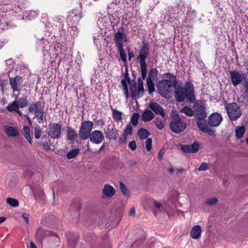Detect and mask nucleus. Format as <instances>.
<instances>
[{"instance_id": "nucleus-24", "label": "nucleus", "mask_w": 248, "mask_h": 248, "mask_svg": "<svg viewBox=\"0 0 248 248\" xmlns=\"http://www.w3.org/2000/svg\"><path fill=\"white\" fill-rule=\"evenodd\" d=\"M175 97L178 102H182L186 98L183 88H179L176 90L175 93Z\"/></svg>"}, {"instance_id": "nucleus-26", "label": "nucleus", "mask_w": 248, "mask_h": 248, "mask_svg": "<svg viewBox=\"0 0 248 248\" xmlns=\"http://www.w3.org/2000/svg\"><path fill=\"white\" fill-rule=\"evenodd\" d=\"M246 129L244 126H237L235 128V136L237 139H241L245 133Z\"/></svg>"}, {"instance_id": "nucleus-62", "label": "nucleus", "mask_w": 248, "mask_h": 248, "mask_svg": "<svg viewBox=\"0 0 248 248\" xmlns=\"http://www.w3.org/2000/svg\"><path fill=\"white\" fill-rule=\"evenodd\" d=\"M128 59L129 61L131 60V59L134 57V53L132 51H130V50H128Z\"/></svg>"}, {"instance_id": "nucleus-14", "label": "nucleus", "mask_w": 248, "mask_h": 248, "mask_svg": "<svg viewBox=\"0 0 248 248\" xmlns=\"http://www.w3.org/2000/svg\"><path fill=\"white\" fill-rule=\"evenodd\" d=\"M149 108L155 114L160 115L162 117L165 116V113L161 106L155 102L151 103L149 105Z\"/></svg>"}, {"instance_id": "nucleus-23", "label": "nucleus", "mask_w": 248, "mask_h": 248, "mask_svg": "<svg viewBox=\"0 0 248 248\" xmlns=\"http://www.w3.org/2000/svg\"><path fill=\"white\" fill-rule=\"evenodd\" d=\"M49 234H50V232L45 231L42 228H39L36 232V238L38 241H41L46 236Z\"/></svg>"}, {"instance_id": "nucleus-12", "label": "nucleus", "mask_w": 248, "mask_h": 248, "mask_svg": "<svg viewBox=\"0 0 248 248\" xmlns=\"http://www.w3.org/2000/svg\"><path fill=\"white\" fill-rule=\"evenodd\" d=\"M230 74L232 84L234 86H236L243 81V77L239 71H232L230 72Z\"/></svg>"}, {"instance_id": "nucleus-63", "label": "nucleus", "mask_w": 248, "mask_h": 248, "mask_svg": "<svg viewBox=\"0 0 248 248\" xmlns=\"http://www.w3.org/2000/svg\"><path fill=\"white\" fill-rule=\"evenodd\" d=\"M129 214L130 215H134L135 214V209L134 208H131L129 211Z\"/></svg>"}, {"instance_id": "nucleus-30", "label": "nucleus", "mask_w": 248, "mask_h": 248, "mask_svg": "<svg viewBox=\"0 0 248 248\" xmlns=\"http://www.w3.org/2000/svg\"><path fill=\"white\" fill-rule=\"evenodd\" d=\"M34 117L37 118L38 122L39 124L43 123L44 121L46 120V116L45 113L44 111V109L41 111L40 112L36 113Z\"/></svg>"}, {"instance_id": "nucleus-1", "label": "nucleus", "mask_w": 248, "mask_h": 248, "mask_svg": "<svg viewBox=\"0 0 248 248\" xmlns=\"http://www.w3.org/2000/svg\"><path fill=\"white\" fill-rule=\"evenodd\" d=\"M172 82L168 79L162 80L158 82L157 88L160 95L165 98L170 97L172 93Z\"/></svg>"}, {"instance_id": "nucleus-64", "label": "nucleus", "mask_w": 248, "mask_h": 248, "mask_svg": "<svg viewBox=\"0 0 248 248\" xmlns=\"http://www.w3.org/2000/svg\"><path fill=\"white\" fill-rule=\"evenodd\" d=\"M163 152H162V151H160L159 153H158V158L159 159H162V157H163Z\"/></svg>"}, {"instance_id": "nucleus-45", "label": "nucleus", "mask_w": 248, "mask_h": 248, "mask_svg": "<svg viewBox=\"0 0 248 248\" xmlns=\"http://www.w3.org/2000/svg\"><path fill=\"white\" fill-rule=\"evenodd\" d=\"M141 75L143 79H145L147 74L146 63L140 64Z\"/></svg>"}, {"instance_id": "nucleus-35", "label": "nucleus", "mask_w": 248, "mask_h": 248, "mask_svg": "<svg viewBox=\"0 0 248 248\" xmlns=\"http://www.w3.org/2000/svg\"><path fill=\"white\" fill-rule=\"evenodd\" d=\"M139 117L140 115L137 113H134L131 117V123L134 126L137 125Z\"/></svg>"}, {"instance_id": "nucleus-13", "label": "nucleus", "mask_w": 248, "mask_h": 248, "mask_svg": "<svg viewBox=\"0 0 248 248\" xmlns=\"http://www.w3.org/2000/svg\"><path fill=\"white\" fill-rule=\"evenodd\" d=\"M114 188L109 184H105L102 189V198L104 199L106 198H111L115 194Z\"/></svg>"}, {"instance_id": "nucleus-39", "label": "nucleus", "mask_w": 248, "mask_h": 248, "mask_svg": "<svg viewBox=\"0 0 248 248\" xmlns=\"http://www.w3.org/2000/svg\"><path fill=\"white\" fill-rule=\"evenodd\" d=\"M122 86L124 91V93L125 96V98L127 99L128 98V90L127 85V81L126 79H122L121 81Z\"/></svg>"}, {"instance_id": "nucleus-29", "label": "nucleus", "mask_w": 248, "mask_h": 248, "mask_svg": "<svg viewBox=\"0 0 248 248\" xmlns=\"http://www.w3.org/2000/svg\"><path fill=\"white\" fill-rule=\"evenodd\" d=\"M15 101L17 104L18 108H25L28 106V101L27 97H21Z\"/></svg>"}, {"instance_id": "nucleus-4", "label": "nucleus", "mask_w": 248, "mask_h": 248, "mask_svg": "<svg viewBox=\"0 0 248 248\" xmlns=\"http://www.w3.org/2000/svg\"><path fill=\"white\" fill-rule=\"evenodd\" d=\"M226 109L229 118L232 121L236 120L241 116L240 108L235 103L227 104Z\"/></svg>"}, {"instance_id": "nucleus-3", "label": "nucleus", "mask_w": 248, "mask_h": 248, "mask_svg": "<svg viewBox=\"0 0 248 248\" xmlns=\"http://www.w3.org/2000/svg\"><path fill=\"white\" fill-rule=\"evenodd\" d=\"M93 123L89 121H84L81 123L79 130V136L81 140L88 139L91 134Z\"/></svg>"}, {"instance_id": "nucleus-46", "label": "nucleus", "mask_w": 248, "mask_h": 248, "mask_svg": "<svg viewBox=\"0 0 248 248\" xmlns=\"http://www.w3.org/2000/svg\"><path fill=\"white\" fill-rule=\"evenodd\" d=\"M46 42H47V44L45 45V46L43 47V52L44 54V56L45 57H46V58H48L49 56V49L50 48L49 45L48 43V42L46 41Z\"/></svg>"}, {"instance_id": "nucleus-25", "label": "nucleus", "mask_w": 248, "mask_h": 248, "mask_svg": "<svg viewBox=\"0 0 248 248\" xmlns=\"http://www.w3.org/2000/svg\"><path fill=\"white\" fill-rule=\"evenodd\" d=\"M67 133L68 140L72 142L75 141L78 136L76 131L72 127H68Z\"/></svg>"}, {"instance_id": "nucleus-60", "label": "nucleus", "mask_w": 248, "mask_h": 248, "mask_svg": "<svg viewBox=\"0 0 248 248\" xmlns=\"http://www.w3.org/2000/svg\"><path fill=\"white\" fill-rule=\"evenodd\" d=\"M29 216L27 214H23L22 215V217L27 224H29Z\"/></svg>"}, {"instance_id": "nucleus-2", "label": "nucleus", "mask_w": 248, "mask_h": 248, "mask_svg": "<svg viewBox=\"0 0 248 248\" xmlns=\"http://www.w3.org/2000/svg\"><path fill=\"white\" fill-rule=\"evenodd\" d=\"M170 126L172 132L179 133L186 129V124L178 115H176L172 117Z\"/></svg>"}, {"instance_id": "nucleus-38", "label": "nucleus", "mask_w": 248, "mask_h": 248, "mask_svg": "<svg viewBox=\"0 0 248 248\" xmlns=\"http://www.w3.org/2000/svg\"><path fill=\"white\" fill-rule=\"evenodd\" d=\"M154 123L155 124L156 127L159 129L162 130L164 127V123L160 118H156L154 121Z\"/></svg>"}, {"instance_id": "nucleus-15", "label": "nucleus", "mask_w": 248, "mask_h": 248, "mask_svg": "<svg viewBox=\"0 0 248 248\" xmlns=\"http://www.w3.org/2000/svg\"><path fill=\"white\" fill-rule=\"evenodd\" d=\"M114 39L115 42L118 44V46L123 45L124 42L127 41L126 36L122 29L118 30L114 34Z\"/></svg>"}, {"instance_id": "nucleus-58", "label": "nucleus", "mask_w": 248, "mask_h": 248, "mask_svg": "<svg viewBox=\"0 0 248 248\" xmlns=\"http://www.w3.org/2000/svg\"><path fill=\"white\" fill-rule=\"evenodd\" d=\"M127 137V135L123 133L122 136L120 138V141L121 143H125L126 142Z\"/></svg>"}, {"instance_id": "nucleus-61", "label": "nucleus", "mask_w": 248, "mask_h": 248, "mask_svg": "<svg viewBox=\"0 0 248 248\" xmlns=\"http://www.w3.org/2000/svg\"><path fill=\"white\" fill-rule=\"evenodd\" d=\"M154 205L156 208L160 210H161V208L162 206L160 203L156 201H155L154 202Z\"/></svg>"}, {"instance_id": "nucleus-10", "label": "nucleus", "mask_w": 248, "mask_h": 248, "mask_svg": "<svg viewBox=\"0 0 248 248\" xmlns=\"http://www.w3.org/2000/svg\"><path fill=\"white\" fill-rule=\"evenodd\" d=\"M149 52V48L147 44H143L139 52L138 60L140 64L146 63L145 60L147 58Z\"/></svg>"}, {"instance_id": "nucleus-57", "label": "nucleus", "mask_w": 248, "mask_h": 248, "mask_svg": "<svg viewBox=\"0 0 248 248\" xmlns=\"http://www.w3.org/2000/svg\"><path fill=\"white\" fill-rule=\"evenodd\" d=\"M144 88H138V91L137 92V94L139 98L143 96L144 93Z\"/></svg>"}, {"instance_id": "nucleus-28", "label": "nucleus", "mask_w": 248, "mask_h": 248, "mask_svg": "<svg viewBox=\"0 0 248 248\" xmlns=\"http://www.w3.org/2000/svg\"><path fill=\"white\" fill-rule=\"evenodd\" d=\"M138 135L140 140H145L150 135V133L146 129L141 128L138 130Z\"/></svg>"}, {"instance_id": "nucleus-48", "label": "nucleus", "mask_w": 248, "mask_h": 248, "mask_svg": "<svg viewBox=\"0 0 248 248\" xmlns=\"http://www.w3.org/2000/svg\"><path fill=\"white\" fill-rule=\"evenodd\" d=\"M152 140L151 138H148L145 142L146 149L148 151H150L152 149Z\"/></svg>"}, {"instance_id": "nucleus-47", "label": "nucleus", "mask_w": 248, "mask_h": 248, "mask_svg": "<svg viewBox=\"0 0 248 248\" xmlns=\"http://www.w3.org/2000/svg\"><path fill=\"white\" fill-rule=\"evenodd\" d=\"M133 128L131 125H127L125 130H124V134H125L126 135H131L132 133Z\"/></svg>"}, {"instance_id": "nucleus-51", "label": "nucleus", "mask_w": 248, "mask_h": 248, "mask_svg": "<svg viewBox=\"0 0 248 248\" xmlns=\"http://www.w3.org/2000/svg\"><path fill=\"white\" fill-rule=\"evenodd\" d=\"M102 36L101 35L97 34L96 35H94L93 37L94 43L96 45V46H98V45H100V40L101 39H102Z\"/></svg>"}, {"instance_id": "nucleus-59", "label": "nucleus", "mask_w": 248, "mask_h": 248, "mask_svg": "<svg viewBox=\"0 0 248 248\" xmlns=\"http://www.w3.org/2000/svg\"><path fill=\"white\" fill-rule=\"evenodd\" d=\"M138 88H143V84L142 80L141 78H138Z\"/></svg>"}, {"instance_id": "nucleus-43", "label": "nucleus", "mask_w": 248, "mask_h": 248, "mask_svg": "<svg viewBox=\"0 0 248 248\" xmlns=\"http://www.w3.org/2000/svg\"><path fill=\"white\" fill-rule=\"evenodd\" d=\"M7 203L13 207H17L18 206V202L17 200L13 198H8Z\"/></svg>"}, {"instance_id": "nucleus-17", "label": "nucleus", "mask_w": 248, "mask_h": 248, "mask_svg": "<svg viewBox=\"0 0 248 248\" xmlns=\"http://www.w3.org/2000/svg\"><path fill=\"white\" fill-rule=\"evenodd\" d=\"M106 137L109 139L116 140L118 137V130L113 125H108Z\"/></svg>"}, {"instance_id": "nucleus-40", "label": "nucleus", "mask_w": 248, "mask_h": 248, "mask_svg": "<svg viewBox=\"0 0 248 248\" xmlns=\"http://www.w3.org/2000/svg\"><path fill=\"white\" fill-rule=\"evenodd\" d=\"M17 108H19L16 101H14L12 103H10L7 107V109L10 112L16 111Z\"/></svg>"}, {"instance_id": "nucleus-34", "label": "nucleus", "mask_w": 248, "mask_h": 248, "mask_svg": "<svg viewBox=\"0 0 248 248\" xmlns=\"http://www.w3.org/2000/svg\"><path fill=\"white\" fill-rule=\"evenodd\" d=\"M112 112L113 117L114 120L119 121L122 120V112L121 111L114 109L112 110Z\"/></svg>"}, {"instance_id": "nucleus-32", "label": "nucleus", "mask_w": 248, "mask_h": 248, "mask_svg": "<svg viewBox=\"0 0 248 248\" xmlns=\"http://www.w3.org/2000/svg\"><path fill=\"white\" fill-rule=\"evenodd\" d=\"M38 12L35 11H26L24 14V16L27 17L29 19H32L38 16Z\"/></svg>"}, {"instance_id": "nucleus-21", "label": "nucleus", "mask_w": 248, "mask_h": 248, "mask_svg": "<svg viewBox=\"0 0 248 248\" xmlns=\"http://www.w3.org/2000/svg\"><path fill=\"white\" fill-rule=\"evenodd\" d=\"M154 116V112L150 109H146L141 115V120L145 122H149Z\"/></svg>"}, {"instance_id": "nucleus-27", "label": "nucleus", "mask_w": 248, "mask_h": 248, "mask_svg": "<svg viewBox=\"0 0 248 248\" xmlns=\"http://www.w3.org/2000/svg\"><path fill=\"white\" fill-rule=\"evenodd\" d=\"M22 134L27 140L30 144L31 143V138L30 135V128L28 126H24L22 129Z\"/></svg>"}, {"instance_id": "nucleus-16", "label": "nucleus", "mask_w": 248, "mask_h": 248, "mask_svg": "<svg viewBox=\"0 0 248 248\" xmlns=\"http://www.w3.org/2000/svg\"><path fill=\"white\" fill-rule=\"evenodd\" d=\"M181 148L184 152L195 153L199 150V144L195 141L192 144L182 145Z\"/></svg>"}, {"instance_id": "nucleus-20", "label": "nucleus", "mask_w": 248, "mask_h": 248, "mask_svg": "<svg viewBox=\"0 0 248 248\" xmlns=\"http://www.w3.org/2000/svg\"><path fill=\"white\" fill-rule=\"evenodd\" d=\"M21 78L19 76H16L15 78H10V84L14 92L19 90L18 85L20 84Z\"/></svg>"}, {"instance_id": "nucleus-50", "label": "nucleus", "mask_w": 248, "mask_h": 248, "mask_svg": "<svg viewBox=\"0 0 248 248\" xmlns=\"http://www.w3.org/2000/svg\"><path fill=\"white\" fill-rule=\"evenodd\" d=\"M130 91L132 93L133 96H135L137 94V85L136 84L131 85L130 87Z\"/></svg>"}, {"instance_id": "nucleus-8", "label": "nucleus", "mask_w": 248, "mask_h": 248, "mask_svg": "<svg viewBox=\"0 0 248 248\" xmlns=\"http://www.w3.org/2000/svg\"><path fill=\"white\" fill-rule=\"evenodd\" d=\"M184 92L187 101L193 103L195 100L193 85L190 82H186L185 84Z\"/></svg>"}, {"instance_id": "nucleus-5", "label": "nucleus", "mask_w": 248, "mask_h": 248, "mask_svg": "<svg viewBox=\"0 0 248 248\" xmlns=\"http://www.w3.org/2000/svg\"><path fill=\"white\" fill-rule=\"evenodd\" d=\"M193 110L198 118H205L206 117L205 104L202 100H199L194 103Z\"/></svg>"}, {"instance_id": "nucleus-11", "label": "nucleus", "mask_w": 248, "mask_h": 248, "mask_svg": "<svg viewBox=\"0 0 248 248\" xmlns=\"http://www.w3.org/2000/svg\"><path fill=\"white\" fill-rule=\"evenodd\" d=\"M89 138L92 143L98 144L103 141L104 136L100 131L94 130L92 132Z\"/></svg>"}, {"instance_id": "nucleus-19", "label": "nucleus", "mask_w": 248, "mask_h": 248, "mask_svg": "<svg viewBox=\"0 0 248 248\" xmlns=\"http://www.w3.org/2000/svg\"><path fill=\"white\" fill-rule=\"evenodd\" d=\"M28 109L29 113L35 115L44 109L39 102H35L31 104Z\"/></svg>"}, {"instance_id": "nucleus-55", "label": "nucleus", "mask_w": 248, "mask_h": 248, "mask_svg": "<svg viewBox=\"0 0 248 248\" xmlns=\"http://www.w3.org/2000/svg\"><path fill=\"white\" fill-rule=\"evenodd\" d=\"M128 147L132 151H134L137 147L136 142L134 140L130 142L128 144Z\"/></svg>"}, {"instance_id": "nucleus-54", "label": "nucleus", "mask_w": 248, "mask_h": 248, "mask_svg": "<svg viewBox=\"0 0 248 248\" xmlns=\"http://www.w3.org/2000/svg\"><path fill=\"white\" fill-rule=\"evenodd\" d=\"M49 141V140L42 141V144L45 150L48 151L50 149Z\"/></svg>"}, {"instance_id": "nucleus-42", "label": "nucleus", "mask_w": 248, "mask_h": 248, "mask_svg": "<svg viewBox=\"0 0 248 248\" xmlns=\"http://www.w3.org/2000/svg\"><path fill=\"white\" fill-rule=\"evenodd\" d=\"M218 202V200L217 198L214 197L207 199L205 201V203L208 205H213Z\"/></svg>"}, {"instance_id": "nucleus-9", "label": "nucleus", "mask_w": 248, "mask_h": 248, "mask_svg": "<svg viewBox=\"0 0 248 248\" xmlns=\"http://www.w3.org/2000/svg\"><path fill=\"white\" fill-rule=\"evenodd\" d=\"M208 124L212 127H217L220 125L223 118L221 114L214 112L208 117Z\"/></svg>"}, {"instance_id": "nucleus-18", "label": "nucleus", "mask_w": 248, "mask_h": 248, "mask_svg": "<svg viewBox=\"0 0 248 248\" xmlns=\"http://www.w3.org/2000/svg\"><path fill=\"white\" fill-rule=\"evenodd\" d=\"M4 129L5 133L9 137H17L19 135V132L16 127L6 125L4 126Z\"/></svg>"}, {"instance_id": "nucleus-31", "label": "nucleus", "mask_w": 248, "mask_h": 248, "mask_svg": "<svg viewBox=\"0 0 248 248\" xmlns=\"http://www.w3.org/2000/svg\"><path fill=\"white\" fill-rule=\"evenodd\" d=\"M180 112L185 113L188 116H193L194 115V110L188 107H185L180 110Z\"/></svg>"}, {"instance_id": "nucleus-22", "label": "nucleus", "mask_w": 248, "mask_h": 248, "mask_svg": "<svg viewBox=\"0 0 248 248\" xmlns=\"http://www.w3.org/2000/svg\"><path fill=\"white\" fill-rule=\"evenodd\" d=\"M202 229L199 225H196L192 227L190 231V236L195 239L199 238L201 235Z\"/></svg>"}, {"instance_id": "nucleus-49", "label": "nucleus", "mask_w": 248, "mask_h": 248, "mask_svg": "<svg viewBox=\"0 0 248 248\" xmlns=\"http://www.w3.org/2000/svg\"><path fill=\"white\" fill-rule=\"evenodd\" d=\"M209 168V167L208 164L207 163L203 162L200 166L199 168H198V170L199 171H204L208 170Z\"/></svg>"}, {"instance_id": "nucleus-6", "label": "nucleus", "mask_w": 248, "mask_h": 248, "mask_svg": "<svg viewBox=\"0 0 248 248\" xmlns=\"http://www.w3.org/2000/svg\"><path fill=\"white\" fill-rule=\"evenodd\" d=\"M204 118H198L197 121V125L198 127L202 132L208 134L210 136L215 135L216 131L215 130L211 128L207 123L206 121L203 119Z\"/></svg>"}, {"instance_id": "nucleus-52", "label": "nucleus", "mask_w": 248, "mask_h": 248, "mask_svg": "<svg viewBox=\"0 0 248 248\" xmlns=\"http://www.w3.org/2000/svg\"><path fill=\"white\" fill-rule=\"evenodd\" d=\"M120 187L121 191L124 194L127 195L128 194L126 187L124 183L120 182Z\"/></svg>"}, {"instance_id": "nucleus-56", "label": "nucleus", "mask_w": 248, "mask_h": 248, "mask_svg": "<svg viewBox=\"0 0 248 248\" xmlns=\"http://www.w3.org/2000/svg\"><path fill=\"white\" fill-rule=\"evenodd\" d=\"M72 14L74 15L75 16H77V20H79L82 18V14L77 10H74L72 12Z\"/></svg>"}, {"instance_id": "nucleus-7", "label": "nucleus", "mask_w": 248, "mask_h": 248, "mask_svg": "<svg viewBox=\"0 0 248 248\" xmlns=\"http://www.w3.org/2000/svg\"><path fill=\"white\" fill-rule=\"evenodd\" d=\"M62 130V125L56 123L50 124L48 125V136L52 139L60 138Z\"/></svg>"}, {"instance_id": "nucleus-53", "label": "nucleus", "mask_w": 248, "mask_h": 248, "mask_svg": "<svg viewBox=\"0 0 248 248\" xmlns=\"http://www.w3.org/2000/svg\"><path fill=\"white\" fill-rule=\"evenodd\" d=\"M126 4L129 5L130 6L134 5V4L139 3L140 2L141 0H124Z\"/></svg>"}, {"instance_id": "nucleus-41", "label": "nucleus", "mask_w": 248, "mask_h": 248, "mask_svg": "<svg viewBox=\"0 0 248 248\" xmlns=\"http://www.w3.org/2000/svg\"><path fill=\"white\" fill-rule=\"evenodd\" d=\"M157 75V71L155 69L152 68L150 70L147 78H149L150 80L153 81V79L156 78Z\"/></svg>"}, {"instance_id": "nucleus-33", "label": "nucleus", "mask_w": 248, "mask_h": 248, "mask_svg": "<svg viewBox=\"0 0 248 248\" xmlns=\"http://www.w3.org/2000/svg\"><path fill=\"white\" fill-rule=\"evenodd\" d=\"M79 152L78 149H74L67 154V157L69 159L74 158Z\"/></svg>"}, {"instance_id": "nucleus-37", "label": "nucleus", "mask_w": 248, "mask_h": 248, "mask_svg": "<svg viewBox=\"0 0 248 248\" xmlns=\"http://www.w3.org/2000/svg\"><path fill=\"white\" fill-rule=\"evenodd\" d=\"M119 51L120 54V57L122 60L124 62H125L126 61V55L124 52V49L123 48V46L120 45L119 46H118Z\"/></svg>"}, {"instance_id": "nucleus-44", "label": "nucleus", "mask_w": 248, "mask_h": 248, "mask_svg": "<svg viewBox=\"0 0 248 248\" xmlns=\"http://www.w3.org/2000/svg\"><path fill=\"white\" fill-rule=\"evenodd\" d=\"M34 137L36 139H38L41 137V130L39 125H35L34 127Z\"/></svg>"}, {"instance_id": "nucleus-36", "label": "nucleus", "mask_w": 248, "mask_h": 248, "mask_svg": "<svg viewBox=\"0 0 248 248\" xmlns=\"http://www.w3.org/2000/svg\"><path fill=\"white\" fill-rule=\"evenodd\" d=\"M146 82L148 86V90L150 94L155 91V87L153 82L149 78H146Z\"/></svg>"}]
</instances>
